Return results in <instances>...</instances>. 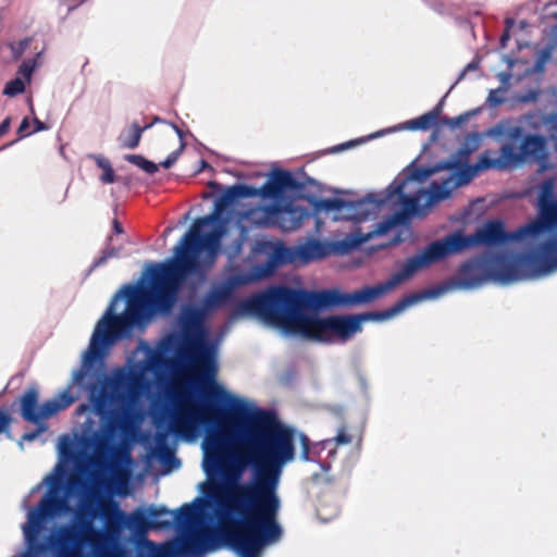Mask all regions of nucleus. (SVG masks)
Here are the masks:
<instances>
[{
    "label": "nucleus",
    "mask_w": 557,
    "mask_h": 557,
    "mask_svg": "<svg viewBox=\"0 0 557 557\" xmlns=\"http://www.w3.org/2000/svg\"><path fill=\"white\" fill-rule=\"evenodd\" d=\"M125 381H126L125 374L124 373H120L117 376H115L112 380H110L109 382H107L106 386L103 387V389L101 392V395H100L99 399L96 403V406L98 407V409H100V407L102 405H106L107 401L110 398H112V395H109L107 393V386H109L113 392H115L121 386H123L125 384Z\"/></svg>",
    "instance_id": "34"
},
{
    "label": "nucleus",
    "mask_w": 557,
    "mask_h": 557,
    "mask_svg": "<svg viewBox=\"0 0 557 557\" xmlns=\"http://www.w3.org/2000/svg\"><path fill=\"white\" fill-rule=\"evenodd\" d=\"M475 67H476V65H475L474 63H469V64L466 66L465 71L461 73L460 78H462V77H463V75H465L466 71L474 70Z\"/></svg>",
    "instance_id": "62"
},
{
    "label": "nucleus",
    "mask_w": 557,
    "mask_h": 557,
    "mask_svg": "<svg viewBox=\"0 0 557 557\" xmlns=\"http://www.w3.org/2000/svg\"><path fill=\"white\" fill-rule=\"evenodd\" d=\"M69 510L70 505L66 496L61 495L58 491L51 490L47 496L39 502L38 512H30L28 515V521L30 522L32 515H36V519H38L39 525L41 527L42 519L53 518Z\"/></svg>",
    "instance_id": "16"
},
{
    "label": "nucleus",
    "mask_w": 557,
    "mask_h": 557,
    "mask_svg": "<svg viewBox=\"0 0 557 557\" xmlns=\"http://www.w3.org/2000/svg\"><path fill=\"white\" fill-rule=\"evenodd\" d=\"M170 125L173 127V129L176 132L177 136L180 137L181 139V143L184 141L183 140V137H184V133L183 131L174 123H170Z\"/></svg>",
    "instance_id": "56"
},
{
    "label": "nucleus",
    "mask_w": 557,
    "mask_h": 557,
    "mask_svg": "<svg viewBox=\"0 0 557 557\" xmlns=\"http://www.w3.org/2000/svg\"><path fill=\"white\" fill-rule=\"evenodd\" d=\"M222 194L214 202L213 211L197 219L190 230L183 236L180 246L175 248V258L169 260L171 265L181 267V275L185 281L190 274H203L215 263L221 249V240L226 234L230 216H223L230 207L221 211L218 205Z\"/></svg>",
    "instance_id": "6"
},
{
    "label": "nucleus",
    "mask_w": 557,
    "mask_h": 557,
    "mask_svg": "<svg viewBox=\"0 0 557 557\" xmlns=\"http://www.w3.org/2000/svg\"><path fill=\"white\" fill-rule=\"evenodd\" d=\"M208 186L210 188H212V189H216V190L221 189V185L219 183H216V182H213V181L209 182Z\"/></svg>",
    "instance_id": "60"
},
{
    "label": "nucleus",
    "mask_w": 557,
    "mask_h": 557,
    "mask_svg": "<svg viewBox=\"0 0 557 557\" xmlns=\"http://www.w3.org/2000/svg\"><path fill=\"white\" fill-rule=\"evenodd\" d=\"M20 73H22V74H24V75L29 76V75H30V73H32V69H29V67H27V66L23 65V66L20 69Z\"/></svg>",
    "instance_id": "59"
},
{
    "label": "nucleus",
    "mask_w": 557,
    "mask_h": 557,
    "mask_svg": "<svg viewBox=\"0 0 557 557\" xmlns=\"http://www.w3.org/2000/svg\"><path fill=\"white\" fill-rule=\"evenodd\" d=\"M205 169H212V168H211V165L207 161L201 160L200 161V169H199V171H202Z\"/></svg>",
    "instance_id": "61"
},
{
    "label": "nucleus",
    "mask_w": 557,
    "mask_h": 557,
    "mask_svg": "<svg viewBox=\"0 0 557 557\" xmlns=\"http://www.w3.org/2000/svg\"><path fill=\"white\" fill-rule=\"evenodd\" d=\"M186 144L184 141L181 143L180 148L175 151H172L164 161L160 163V165L164 169H170L178 159V156L185 149Z\"/></svg>",
    "instance_id": "41"
},
{
    "label": "nucleus",
    "mask_w": 557,
    "mask_h": 557,
    "mask_svg": "<svg viewBox=\"0 0 557 557\" xmlns=\"http://www.w3.org/2000/svg\"><path fill=\"white\" fill-rule=\"evenodd\" d=\"M219 541L215 531L212 533L208 530H190L183 534L177 542H166L156 544L145 539L141 546L146 549H154L160 556L166 557H203V555L214 549V541Z\"/></svg>",
    "instance_id": "11"
},
{
    "label": "nucleus",
    "mask_w": 557,
    "mask_h": 557,
    "mask_svg": "<svg viewBox=\"0 0 557 557\" xmlns=\"http://www.w3.org/2000/svg\"><path fill=\"white\" fill-rule=\"evenodd\" d=\"M106 256H108V258H113V257H117L119 256V249L114 248V247H108L106 248L103 251H102Z\"/></svg>",
    "instance_id": "51"
},
{
    "label": "nucleus",
    "mask_w": 557,
    "mask_h": 557,
    "mask_svg": "<svg viewBox=\"0 0 557 557\" xmlns=\"http://www.w3.org/2000/svg\"><path fill=\"white\" fill-rule=\"evenodd\" d=\"M232 297V290L226 285L213 286L202 297L198 306L208 317L224 307Z\"/></svg>",
    "instance_id": "18"
},
{
    "label": "nucleus",
    "mask_w": 557,
    "mask_h": 557,
    "mask_svg": "<svg viewBox=\"0 0 557 557\" xmlns=\"http://www.w3.org/2000/svg\"><path fill=\"white\" fill-rule=\"evenodd\" d=\"M295 430L257 411L244 422L238 449L221 430L208 433L203 469L221 476L206 492L213 504L215 536L240 557H259L283 535L277 490L283 467L295 458Z\"/></svg>",
    "instance_id": "1"
},
{
    "label": "nucleus",
    "mask_w": 557,
    "mask_h": 557,
    "mask_svg": "<svg viewBox=\"0 0 557 557\" xmlns=\"http://www.w3.org/2000/svg\"><path fill=\"white\" fill-rule=\"evenodd\" d=\"M150 126V124L140 126L137 122H133L128 133L120 136L121 146L127 149H135L140 143L143 133Z\"/></svg>",
    "instance_id": "32"
},
{
    "label": "nucleus",
    "mask_w": 557,
    "mask_h": 557,
    "mask_svg": "<svg viewBox=\"0 0 557 557\" xmlns=\"http://www.w3.org/2000/svg\"><path fill=\"white\" fill-rule=\"evenodd\" d=\"M99 513L103 520V530H95L90 521L82 522V530L75 525H62L57 534L48 537V545L58 550L60 557H75V546L88 542L96 557L110 554L125 557L126 550L121 545L122 533L126 529V512L109 497H99Z\"/></svg>",
    "instance_id": "5"
},
{
    "label": "nucleus",
    "mask_w": 557,
    "mask_h": 557,
    "mask_svg": "<svg viewBox=\"0 0 557 557\" xmlns=\"http://www.w3.org/2000/svg\"><path fill=\"white\" fill-rule=\"evenodd\" d=\"M75 401L74 396L70 392V389H65L61 392L55 398L48 399L42 403L39 407L38 416V424L54 416L61 410L69 408Z\"/></svg>",
    "instance_id": "22"
},
{
    "label": "nucleus",
    "mask_w": 557,
    "mask_h": 557,
    "mask_svg": "<svg viewBox=\"0 0 557 557\" xmlns=\"http://www.w3.org/2000/svg\"><path fill=\"white\" fill-rule=\"evenodd\" d=\"M207 314L197 306L183 310L181 323L184 342L194 356L197 381L203 386L206 399L202 404L190 401L182 395L170 414V430L182 437H191L200 425L223 429L226 422L225 410L215 403L230 404L236 399L215 382L216 369L210 357L205 352L203 323Z\"/></svg>",
    "instance_id": "3"
},
{
    "label": "nucleus",
    "mask_w": 557,
    "mask_h": 557,
    "mask_svg": "<svg viewBox=\"0 0 557 557\" xmlns=\"http://www.w3.org/2000/svg\"><path fill=\"white\" fill-rule=\"evenodd\" d=\"M244 242L245 237L240 236L236 238L228 247H226L225 252L230 259H235L240 255Z\"/></svg>",
    "instance_id": "40"
},
{
    "label": "nucleus",
    "mask_w": 557,
    "mask_h": 557,
    "mask_svg": "<svg viewBox=\"0 0 557 557\" xmlns=\"http://www.w3.org/2000/svg\"><path fill=\"white\" fill-rule=\"evenodd\" d=\"M546 258L543 244L537 250L510 256L507 253H493L487 256L490 281L510 283L522 278L548 274L544 269Z\"/></svg>",
    "instance_id": "9"
},
{
    "label": "nucleus",
    "mask_w": 557,
    "mask_h": 557,
    "mask_svg": "<svg viewBox=\"0 0 557 557\" xmlns=\"http://www.w3.org/2000/svg\"><path fill=\"white\" fill-rule=\"evenodd\" d=\"M25 90L24 82L16 77L7 83L3 94L9 97H14L22 94Z\"/></svg>",
    "instance_id": "38"
},
{
    "label": "nucleus",
    "mask_w": 557,
    "mask_h": 557,
    "mask_svg": "<svg viewBox=\"0 0 557 557\" xmlns=\"http://www.w3.org/2000/svg\"><path fill=\"white\" fill-rule=\"evenodd\" d=\"M451 182V177L443 181L442 184L433 182L428 191L421 190L419 194H428V199L425 201V208H430L433 205L445 200L450 197V188L449 184Z\"/></svg>",
    "instance_id": "27"
},
{
    "label": "nucleus",
    "mask_w": 557,
    "mask_h": 557,
    "mask_svg": "<svg viewBox=\"0 0 557 557\" xmlns=\"http://www.w3.org/2000/svg\"><path fill=\"white\" fill-rule=\"evenodd\" d=\"M457 166H458V162L450 160V161L440 162L438 164H436L433 168H416L410 172V174L405 180H406V182L408 180L422 182V181L429 178L431 175H433L437 171L454 170Z\"/></svg>",
    "instance_id": "29"
},
{
    "label": "nucleus",
    "mask_w": 557,
    "mask_h": 557,
    "mask_svg": "<svg viewBox=\"0 0 557 557\" xmlns=\"http://www.w3.org/2000/svg\"><path fill=\"white\" fill-rule=\"evenodd\" d=\"M125 160L141 170H144L148 174H154L158 171V165L144 158L141 154H126Z\"/></svg>",
    "instance_id": "37"
},
{
    "label": "nucleus",
    "mask_w": 557,
    "mask_h": 557,
    "mask_svg": "<svg viewBox=\"0 0 557 557\" xmlns=\"http://www.w3.org/2000/svg\"><path fill=\"white\" fill-rule=\"evenodd\" d=\"M302 199L307 200L315 212L321 211H343L348 212V218H357V209L363 206V200L348 201L342 198L321 199L315 194H302Z\"/></svg>",
    "instance_id": "15"
},
{
    "label": "nucleus",
    "mask_w": 557,
    "mask_h": 557,
    "mask_svg": "<svg viewBox=\"0 0 557 557\" xmlns=\"http://www.w3.org/2000/svg\"><path fill=\"white\" fill-rule=\"evenodd\" d=\"M108 260H109L108 256H106V255L102 252V255H101L98 259H96V260L94 261V263H92V268H98V267H100V265L104 264Z\"/></svg>",
    "instance_id": "52"
},
{
    "label": "nucleus",
    "mask_w": 557,
    "mask_h": 557,
    "mask_svg": "<svg viewBox=\"0 0 557 557\" xmlns=\"http://www.w3.org/2000/svg\"><path fill=\"white\" fill-rule=\"evenodd\" d=\"M408 280L400 267L385 282L352 293H343L336 288L309 292L276 285L240 301L237 313L258 317L264 322L318 342H346L361 332L363 322L391 319L423 299L425 294H409L383 311L329 317L308 315L306 311L370 304Z\"/></svg>",
    "instance_id": "2"
},
{
    "label": "nucleus",
    "mask_w": 557,
    "mask_h": 557,
    "mask_svg": "<svg viewBox=\"0 0 557 557\" xmlns=\"http://www.w3.org/2000/svg\"><path fill=\"white\" fill-rule=\"evenodd\" d=\"M557 227V202H542L539 218L518 228V237H536Z\"/></svg>",
    "instance_id": "14"
},
{
    "label": "nucleus",
    "mask_w": 557,
    "mask_h": 557,
    "mask_svg": "<svg viewBox=\"0 0 557 557\" xmlns=\"http://www.w3.org/2000/svg\"><path fill=\"white\" fill-rule=\"evenodd\" d=\"M181 274V267L171 265L166 261L153 269L150 288L125 286L127 305L124 312L115 314L113 304L109 306L95 327L89 349L84 356V364L88 366L101 357L104 347L129 336L133 327L141 324L151 314L170 312L184 283Z\"/></svg>",
    "instance_id": "4"
},
{
    "label": "nucleus",
    "mask_w": 557,
    "mask_h": 557,
    "mask_svg": "<svg viewBox=\"0 0 557 557\" xmlns=\"http://www.w3.org/2000/svg\"><path fill=\"white\" fill-rule=\"evenodd\" d=\"M406 221L405 212H395L393 215L386 218L385 220L379 222L376 224L375 233L379 235L386 234L389 230L395 227L398 224H401Z\"/></svg>",
    "instance_id": "35"
},
{
    "label": "nucleus",
    "mask_w": 557,
    "mask_h": 557,
    "mask_svg": "<svg viewBox=\"0 0 557 557\" xmlns=\"http://www.w3.org/2000/svg\"><path fill=\"white\" fill-rule=\"evenodd\" d=\"M11 417L5 409L0 410V433L3 432L10 424Z\"/></svg>",
    "instance_id": "46"
},
{
    "label": "nucleus",
    "mask_w": 557,
    "mask_h": 557,
    "mask_svg": "<svg viewBox=\"0 0 557 557\" xmlns=\"http://www.w3.org/2000/svg\"><path fill=\"white\" fill-rule=\"evenodd\" d=\"M294 262L309 263L329 255V247L319 239H309L293 248Z\"/></svg>",
    "instance_id": "19"
},
{
    "label": "nucleus",
    "mask_w": 557,
    "mask_h": 557,
    "mask_svg": "<svg viewBox=\"0 0 557 557\" xmlns=\"http://www.w3.org/2000/svg\"><path fill=\"white\" fill-rule=\"evenodd\" d=\"M28 127H29V120L28 117H24L17 128V135L23 138L29 134H33L34 131L32 132H28Z\"/></svg>",
    "instance_id": "45"
},
{
    "label": "nucleus",
    "mask_w": 557,
    "mask_h": 557,
    "mask_svg": "<svg viewBox=\"0 0 557 557\" xmlns=\"http://www.w3.org/2000/svg\"><path fill=\"white\" fill-rule=\"evenodd\" d=\"M84 485V481L77 475H71L67 480V490L73 491Z\"/></svg>",
    "instance_id": "48"
},
{
    "label": "nucleus",
    "mask_w": 557,
    "mask_h": 557,
    "mask_svg": "<svg viewBox=\"0 0 557 557\" xmlns=\"http://www.w3.org/2000/svg\"><path fill=\"white\" fill-rule=\"evenodd\" d=\"M400 240H401V239H400V236H399V235H397V236L392 240V244H398V243H400Z\"/></svg>",
    "instance_id": "64"
},
{
    "label": "nucleus",
    "mask_w": 557,
    "mask_h": 557,
    "mask_svg": "<svg viewBox=\"0 0 557 557\" xmlns=\"http://www.w3.org/2000/svg\"><path fill=\"white\" fill-rule=\"evenodd\" d=\"M487 102L493 106H499L504 102V99L498 95V90H491L487 97Z\"/></svg>",
    "instance_id": "47"
},
{
    "label": "nucleus",
    "mask_w": 557,
    "mask_h": 557,
    "mask_svg": "<svg viewBox=\"0 0 557 557\" xmlns=\"http://www.w3.org/2000/svg\"><path fill=\"white\" fill-rule=\"evenodd\" d=\"M38 391L35 387H29L21 397V416L30 423L38 424V411L40 405L38 404Z\"/></svg>",
    "instance_id": "26"
},
{
    "label": "nucleus",
    "mask_w": 557,
    "mask_h": 557,
    "mask_svg": "<svg viewBox=\"0 0 557 557\" xmlns=\"http://www.w3.org/2000/svg\"><path fill=\"white\" fill-rule=\"evenodd\" d=\"M83 376H84V371L81 370L76 373L75 379H76V381H81L83 379Z\"/></svg>",
    "instance_id": "63"
},
{
    "label": "nucleus",
    "mask_w": 557,
    "mask_h": 557,
    "mask_svg": "<svg viewBox=\"0 0 557 557\" xmlns=\"http://www.w3.org/2000/svg\"><path fill=\"white\" fill-rule=\"evenodd\" d=\"M539 97H540V91L535 90V89H531V90L527 91L525 94L520 95L518 97V100L520 102L528 103V102L536 101Z\"/></svg>",
    "instance_id": "43"
},
{
    "label": "nucleus",
    "mask_w": 557,
    "mask_h": 557,
    "mask_svg": "<svg viewBox=\"0 0 557 557\" xmlns=\"http://www.w3.org/2000/svg\"><path fill=\"white\" fill-rule=\"evenodd\" d=\"M128 486V473L125 469H120L106 481V487L109 492L119 495H126Z\"/></svg>",
    "instance_id": "31"
},
{
    "label": "nucleus",
    "mask_w": 557,
    "mask_h": 557,
    "mask_svg": "<svg viewBox=\"0 0 557 557\" xmlns=\"http://www.w3.org/2000/svg\"><path fill=\"white\" fill-rule=\"evenodd\" d=\"M126 529L136 530L138 534H145L149 529H164L171 525L170 521L150 522L140 509L126 513Z\"/></svg>",
    "instance_id": "24"
},
{
    "label": "nucleus",
    "mask_w": 557,
    "mask_h": 557,
    "mask_svg": "<svg viewBox=\"0 0 557 557\" xmlns=\"http://www.w3.org/2000/svg\"><path fill=\"white\" fill-rule=\"evenodd\" d=\"M97 165L102 170V175L100 176V181L104 184H112L115 181V173L110 163V161L103 157L95 156L94 157Z\"/></svg>",
    "instance_id": "36"
},
{
    "label": "nucleus",
    "mask_w": 557,
    "mask_h": 557,
    "mask_svg": "<svg viewBox=\"0 0 557 557\" xmlns=\"http://www.w3.org/2000/svg\"><path fill=\"white\" fill-rule=\"evenodd\" d=\"M441 114V103L433 110L406 122V128L410 131H428L434 126Z\"/></svg>",
    "instance_id": "28"
},
{
    "label": "nucleus",
    "mask_w": 557,
    "mask_h": 557,
    "mask_svg": "<svg viewBox=\"0 0 557 557\" xmlns=\"http://www.w3.org/2000/svg\"><path fill=\"white\" fill-rule=\"evenodd\" d=\"M151 517H160L163 515H174V521L177 524H190L197 518V509L193 504H184L176 511H170L165 507H151L149 509Z\"/></svg>",
    "instance_id": "25"
},
{
    "label": "nucleus",
    "mask_w": 557,
    "mask_h": 557,
    "mask_svg": "<svg viewBox=\"0 0 557 557\" xmlns=\"http://www.w3.org/2000/svg\"><path fill=\"white\" fill-rule=\"evenodd\" d=\"M488 281L487 256L468 260L458 270L457 284L463 288H474Z\"/></svg>",
    "instance_id": "13"
},
{
    "label": "nucleus",
    "mask_w": 557,
    "mask_h": 557,
    "mask_svg": "<svg viewBox=\"0 0 557 557\" xmlns=\"http://www.w3.org/2000/svg\"><path fill=\"white\" fill-rule=\"evenodd\" d=\"M509 39V30L506 29L505 33L500 37V42L503 46L506 45V41Z\"/></svg>",
    "instance_id": "58"
},
{
    "label": "nucleus",
    "mask_w": 557,
    "mask_h": 557,
    "mask_svg": "<svg viewBox=\"0 0 557 557\" xmlns=\"http://www.w3.org/2000/svg\"><path fill=\"white\" fill-rule=\"evenodd\" d=\"M38 435V431L26 433L23 435V438L26 441H34Z\"/></svg>",
    "instance_id": "57"
},
{
    "label": "nucleus",
    "mask_w": 557,
    "mask_h": 557,
    "mask_svg": "<svg viewBox=\"0 0 557 557\" xmlns=\"http://www.w3.org/2000/svg\"><path fill=\"white\" fill-rule=\"evenodd\" d=\"M112 226H113V231L116 234H123L124 233L123 226H122V224L120 223V221L117 219L113 220Z\"/></svg>",
    "instance_id": "54"
},
{
    "label": "nucleus",
    "mask_w": 557,
    "mask_h": 557,
    "mask_svg": "<svg viewBox=\"0 0 557 557\" xmlns=\"http://www.w3.org/2000/svg\"><path fill=\"white\" fill-rule=\"evenodd\" d=\"M543 252L545 255L544 269L548 272L557 270V239H549L543 243Z\"/></svg>",
    "instance_id": "33"
},
{
    "label": "nucleus",
    "mask_w": 557,
    "mask_h": 557,
    "mask_svg": "<svg viewBox=\"0 0 557 557\" xmlns=\"http://www.w3.org/2000/svg\"><path fill=\"white\" fill-rule=\"evenodd\" d=\"M549 58H550V49L546 48V49L542 50L536 62H535L536 70L541 71Z\"/></svg>",
    "instance_id": "44"
},
{
    "label": "nucleus",
    "mask_w": 557,
    "mask_h": 557,
    "mask_svg": "<svg viewBox=\"0 0 557 557\" xmlns=\"http://www.w3.org/2000/svg\"><path fill=\"white\" fill-rule=\"evenodd\" d=\"M351 436L347 433L346 428L343 426L336 436L333 438V441L336 443V445H346L351 442ZM332 440L325 441V445L330 444Z\"/></svg>",
    "instance_id": "42"
},
{
    "label": "nucleus",
    "mask_w": 557,
    "mask_h": 557,
    "mask_svg": "<svg viewBox=\"0 0 557 557\" xmlns=\"http://www.w3.org/2000/svg\"><path fill=\"white\" fill-rule=\"evenodd\" d=\"M308 185H315L314 180L308 177L305 182H299L289 171L274 170L261 188H256L245 184H235L225 188L222 193V198L219 201L218 210L221 211L225 206H231L242 198L261 196L277 199L285 190L302 193L306 190Z\"/></svg>",
    "instance_id": "10"
},
{
    "label": "nucleus",
    "mask_w": 557,
    "mask_h": 557,
    "mask_svg": "<svg viewBox=\"0 0 557 557\" xmlns=\"http://www.w3.org/2000/svg\"><path fill=\"white\" fill-rule=\"evenodd\" d=\"M300 437H301L302 447H304V455L307 456L308 451H309V440L304 434H301Z\"/></svg>",
    "instance_id": "55"
},
{
    "label": "nucleus",
    "mask_w": 557,
    "mask_h": 557,
    "mask_svg": "<svg viewBox=\"0 0 557 557\" xmlns=\"http://www.w3.org/2000/svg\"><path fill=\"white\" fill-rule=\"evenodd\" d=\"M36 515L30 516V525L24 528L25 540L28 549L20 555V557H38L48 549V545L37 542L40 525Z\"/></svg>",
    "instance_id": "23"
},
{
    "label": "nucleus",
    "mask_w": 557,
    "mask_h": 557,
    "mask_svg": "<svg viewBox=\"0 0 557 557\" xmlns=\"http://www.w3.org/2000/svg\"><path fill=\"white\" fill-rule=\"evenodd\" d=\"M277 216V205L255 207L242 213V218L257 227L275 226Z\"/></svg>",
    "instance_id": "20"
},
{
    "label": "nucleus",
    "mask_w": 557,
    "mask_h": 557,
    "mask_svg": "<svg viewBox=\"0 0 557 557\" xmlns=\"http://www.w3.org/2000/svg\"><path fill=\"white\" fill-rule=\"evenodd\" d=\"M476 146L472 147V148H468V147H462L458 150V156L460 158H463V159H467L469 157V154L475 150Z\"/></svg>",
    "instance_id": "50"
},
{
    "label": "nucleus",
    "mask_w": 557,
    "mask_h": 557,
    "mask_svg": "<svg viewBox=\"0 0 557 557\" xmlns=\"http://www.w3.org/2000/svg\"><path fill=\"white\" fill-rule=\"evenodd\" d=\"M310 213L308 209L295 206L288 202L284 206L277 205V216H275V226L283 231H294L298 228L302 221L308 219Z\"/></svg>",
    "instance_id": "17"
},
{
    "label": "nucleus",
    "mask_w": 557,
    "mask_h": 557,
    "mask_svg": "<svg viewBox=\"0 0 557 557\" xmlns=\"http://www.w3.org/2000/svg\"><path fill=\"white\" fill-rule=\"evenodd\" d=\"M253 251L257 255L267 256L263 268L268 273L273 272L280 265L295 263L293 248L287 247L281 240H257L253 246Z\"/></svg>",
    "instance_id": "12"
},
{
    "label": "nucleus",
    "mask_w": 557,
    "mask_h": 557,
    "mask_svg": "<svg viewBox=\"0 0 557 557\" xmlns=\"http://www.w3.org/2000/svg\"><path fill=\"white\" fill-rule=\"evenodd\" d=\"M478 112L479 110L467 111L456 117H445L443 122L446 125H449L451 128H455L466 123L471 116L475 115Z\"/></svg>",
    "instance_id": "39"
},
{
    "label": "nucleus",
    "mask_w": 557,
    "mask_h": 557,
    "mask_svg": "<svg viewBox=\"0 0 557 557\" xmlns=\"http://www.w3.org/2000/svg\"><path fill=\"white\" fill-rule=\"evenodd\" d=\"M34 123H35L34 133L47 129V126L45 125V123L41 122L39 119L35 117Z\"/></svg>",
    "instance_id": "53"
},
{
    "label": "nucleus",
    "mask_w": 557,
    "mask_h": 557,
    "mask_svg": "<svg viewBox=\"0 0 557 557\" xmlns=\"http://www.w3.org/2000/svg\"><path fill=\"white\" fill-rule=\"evenodd\" d=\"M518 230L507 233L500 221H491L474 234L463 235L455 232L429 244L420 253L408 258L401 267L409 280L420 270L447 256L458 253L467 248L478 245L495 246L511 240H523L527 237H518Z\"/></svg>",
    "instance_id": "7"
},
{
    "label": "nucleus",
    "mask_w": 557,
    "mask_h": 557,
    "mask_svg": "<svg viewBox=\"0 0 557 557\" xmlns=\"http://www.w3.org/2000/svg\"><path fill=\"white\" fill-rule=\"evenodd\" d=\"M132 423V414L127 408L121 411H113L107 422V429L110 433L121 430L126 432Z\"/></svg>",
    "instance_id": "30"
},
{
    "label": "nucleus",
    "mask_w": 557,
    "mask_h": 557,
    "mask_svg": "<svg viewBox=\"0 0 557 557\" xmlns=\"http://www.w3.org/2000/svg\"><path fill=\"white\" fill-rule=\"evenodd\" d=\"M405 186L406 180H395L389 188L392 189V195H396L399 197L401 205L404 207V210L401 212L406 213V219L409 215H425L429 208H425V206L423 208H420L419 195L407 196L404 193Z\"/></svg>",
    "instance_id": "21"
},
{
    "label": "nucleus",
    "mask_w": 557,
    "mask_h": 557,
    "mask_svg": "<svg viewBox=\"0 0 557 557\" xmlns=\"http://www.w3.org/2000/svg\"><path fill=\"white\" fill-rule=\"evenodd\" d=\"M492 133L496 136H506L509 140L517 141L522 138L519 147L506 143L500 147L499 157L492 158L488 151H484L478 161L467 168L468 180L474 174L488 170H510L515 169L528 160H539L545 157L546 139L539 134L523 136L522 126L515 125L505 127L502 124L496 125Z\"/></svg>",
    "instance_id": "8"
},
{
    "label": "nucleus",
    "mask_w": 557,
    "mask_h": 557,
    "mask_svg": "<svg viewBox=\"0 0 557 557\" xmlns=\"http://www.w3.org/2000/svg\"><path fill=\"white\" fill-rule=\"evenodd\" d=\"M10 125H11V119L10 117L4 119L0 123V137H2L3 135H5L9 132Z\"/></svg>",
    "instance_id": "49"
}]
</instances>
